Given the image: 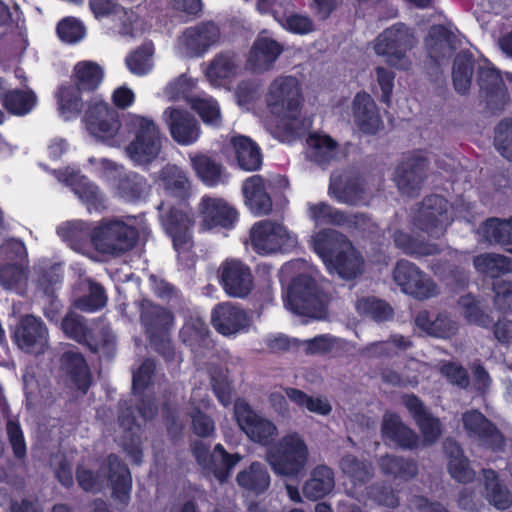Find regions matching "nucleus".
I'll return each instance as SVG.
<instances>
[{
    "instance_id": "nucleus-47",
    "label": "nucleus",
    "mask_w": 512,
    "mask_h": 512,
    "mask_svg": "<svg viewBox=\"0 0 512 512\" xmlns=\"http://www.w3.org/2000/svg\"><path fill=\"white\" fill-rule=\"evenodd\" d=\"M393 241L398 249L412 257L431 256L440 251L437 244L419 240L402 230L393 233Z\"/></svg>"
},
{
    "instance_id": "nucleus-46",
    "label": "nucleus",
    "mask_w": 512,
    "mask_h": 512,
    "mask_svg": "<svg viewBox=\"0 0 512 512\" xmlns=\"http://www.w3.org/2000/svg\"><path fill=\"white\" fill-rule=\"evenodd\" d=\"M306 213L307 217L316 226H341L348 222V217L341 210L323 201L308 202L306 204Z\"/></svg>"
},
{
    "instance_id": "nucleus-12",
    "label": "nucleus",
    "mask_w": 512,
    "mask_h": 512,
    "mask_svg": "<svg viewBox=\"0 0 512 512\" xmlns=\"http://www.w3.org/2000/svg\"><path fill=\"white\" fill-rule=\"evenodd\" d=\"M234 418L240 430L254 443L268 446L278 435L276 424L257 413L244 399L235 401Z\"/></svg>"
},
{
    "instance_id": "nucleus-37",
    "label": "nucleus",
    "mask_w": 512,
    "mask_h": 512,
    "mask_svg": "<svg viewBox=\"0 0 512 512\" xmlns=\"http://www.w3.org/2000/svg\"><path fill=\"white\" fill-rule=\"evenodd\" d=\"M382 433L384 437L403 448L412 449L419 442L417 434L394 413H385L383 416Z\"/></svg>"
},
{
    "instance_id": "nucleus-44",
    "label": "nucleus",
    "mask_w": 512,
    "mask_h": 512,
    "mask_svg": "<svg viewBox=\"0 0 512 512\" xmlns=\"http://www.w3.org/2000/svg\"><path fill=\"white\" fill-rule=\"evenodd\" d=\"M483 480L487 501L497 509H508L512 505V495L498 479L496 472L492 469H484Z\"/></svg>"
},
{
    "instance_id": "nucleus-3",
    "label": "nucleus",
    "mask_w": 512,
    "mask_h": 512,
    "mask_svg": "<svg viewBox=\"0 0 512 512\" xmlns=\"http://www.w3.org/2000/svg\"><path fill=\"white\" fill-rule=\"evenodd\" d=\"M268 111L277 126L286 133H297L301 127L300 113L303 102L301 85L294 76H278L268 86L265 94Z\"/></svg>"
},
{
    "instance_id": "nucleus-61",
    "label": "nucleus",
    "mask_w": 512,
    "mask_h": 512,
    "mask_svg": "<svg viewBox=\"0 0 512 512\" xmlns=\"http://www.w3.org/2000/svg\"><path fill=\"white\" fill-rule=\"evenodd\" d=\"M27 264L5 263L0 265V284L6 289L21 290L27 281Z\"/></svg>"
},
{
    "instance_id": "nucleus-30",
    "label": "nucleus",
    "mask_w": 512,
    "mask_h": 512,
    "mask_svg": "<svg viewBox=\"0 0 512 512\" xmlns=\"http://www.w3.org/2000/svg\"><path fill=\"white\" fill-rule=\"evenodd\" d=\"M414 323L427 336L438 339H449L459 330L458 323L446 313L433 316L426 310L420 311L415 316Z\"/></svg>"
},
{
    "instance_id": "nucleus-36",
    "label": "nucleus",
    "mask_w": 512,
    "mask_h": 512,
    "mask_svg": "<svg viewBox=\"0 0 512 512\" xmlns=\"http://www.w3.org/2000/svg\"><path fill=\"white\" fill-rule=\"evenodd\" d=\"M382 433L384 437L403 448L412 449L419 442L417 434L394 413H385L383 416Z\"/></svg>"
},
{
    "instance_id": "nucleus-8",
    "label": "nucleus",
    "mask_w": 512,
    "mask_h": 512,
    "mask_svg": "<svg viewBox=\"0 0 512 512\" xmlns=\"http://www.w3.org/2000/svg\"><path fill=\"white\" fill-rule=\"evenodd\" d=\"M86 128L91 136L110 146L121 145L118 113L102 100H93L85 113Z\"/></svg>"
},
{
    "instance_id": "nucleus-64",
    "label": "nucleus",
    "mask_w": 512,
    "mask_h": 512,
    "mask_svg": "<svg viewBox=\"0 0 512 512\" xmlns=\"http://www.w3.org/2000/svg\"><path fill=\"white\" fill-rule=\"evenodd\" d=\"M149 185L146 179L134 172L123 177L118 186L120 195L126 200H134L142 197L148 191Z\"/></svg>"
},
{
    "instance_id": "nucleus-10",
    "label": "nucleus",
    "mask_w": 512,
    "mask_h": 512,
    "mask_svg": "<svg viewBox=\"0 0 512 512\" xmlns=\"http://www.w3.org/2000/svg\"><path fill=\"white\" fill-rule=\"evenodd\" d=\"M450 209L451 206L444 197L430 195L421 202L414 214L413 227L431 237L439 238L453 220Z\"/></svg>"
},
{
    "instance_id": "nucleus-56",
    "label": "nucleus",
    "mask_w": 512,
    "mask_h": 512,
    "mask_svg": "<svg viewBox=\"0 0 512 512\" xmlns=\"http://www.w3.org/2000/svg\"><path fill=\"white\" fill-rule=\"evenodd\" d=\"M37 103V97L32 90H13L5 94L3 104L6 109L17 116H23L32 111Z\"/></svg>"
},
{
    "instance_id": "nucleus-43",
    "label": "nucleus",
    "mask_w": 512,
    "mask_h": 512,
    "mask_svg": "<svg viewBox=\"0 0 512 512\" xmlns=\"http://www.w3.org/2000/svg\"><path fill=\"white\" fill-rule=\"evenodd\" d=\"M307 157L319 164H326L336 158L337 143L328 135L314 133L307 140Z\"/></svg>"
},
{
    "instance_id": "nucleus-24",
    "label": "nucleus",
    "mask_w": 512,
    "mask_h": 512,
    "mask_svg": "<svg viewBox=\"0 0 512 512\" xmlns=\"http://www.w3.org/2000/svg\"><path fill=\"white\" fill-rule=\"evenodd\" d=\"M477 84L481 96L493 110H500L508 100L503 78L490 64L483 63L477 68Z\"/></svg>"
},
{
    "instance_id": "nucleus-60",
    "label": "nucleus",
    "mask_w": 512,
    "mask_h": 512,
    "mask_svg": "<svg viewBox=\"0 0 512 512\" xmlns=\"http://www.w3.org/2000/svg\"><path fill=\"white\" fill-rule=\"evenodd\" d=\"M357 311L377 322H384L393 317L392 307L383 300L374 297L359 299L356 303Z\"/></svg>"
},
{
    "instance_id": "nucleus-55",
    "label": "nucleus",
    "mask_w": 512,
    "mask_h": 512,
    "mask_svg": "<svg viewBox=\"0 0 512 512\" xmlns=\"http://www.w3.org/2000/svg\"><path fill=\"white\" fill-rule=\"evenodd\" d=\"M479 233L491 244H509L512 242V218L504 221L489 219Z\"/></svg>"
},
{
    "instance_id": "nucleus-27",
    "label": "nucleus",
    "mask_w": 512,
    "mask_h": 512,
    "mask_svg": "<svg viewBox=\"0 0 512 512\" xmlns=\"http://www.w3.org/2000/svg\"><path fill=\"white\" fill-rule=\"evenodd\" d=\"M427 162L421 155L406 158L396 169L394 180L398 189L408 196L418 192L422 186Z\"/></svg>"
},
{
    "instance_id": "nucleus-9",
    "label": "nucleus",
    "mask_w": 512,
    "mask_h": 512,
    "mask_svg": "<svg viewBox=\"0 0 512 512\" xmlns=\"http://www.w3.org/2000/svg\"><path fill=\"white\" fill-rule=\"evenodd\" d=\"M250 241L258 254L268 255L294 248L297 237L279 222L261 220L251 227Z\"/></svg>"
},
{
    "instance_id": "nucleus-54",
    "label": "nucleus",
    "mask_w": 512,
    "mask_h": 512,
    "mask_svg": "<svg viewBox=\"0 0 512 512\" xmlns=\"http://www.w3.org/2000/svg\"><path fill=\"white\" fill-rule=\"evenodd\" d=\"M238 64L232 54L217 55L205 70L206 77L213 85H219L220 81L234 76L237 73Z\"/></svg>"
},
{
    "instance_id": "nucleus-31",
    "label": "nucleus",
    "mask_w": 512,
    "mask_h": 512,
    "mask_svg": "<svg viewBox=\"0 0 512 512\" xmlns=\"http://www.w3.org/2000/svg\"><path fill=\"white\" fill-rule=\"evenodd\" d=\"M113 491V497L121 504H127L130 498L131 476L128 468L116 455H110L101 468Z\"/></svg>"
},
{
    "instance_id": "nucleus-41",
    "label": "nucleus",
    "mask_w": 512,
    "mask_h": 512,
    "mask_svg": "<svg viewBox=\"0 0 512 512\" xmlns=\"http://www.w3.org/2000/svg\"><path fill=\"white\" fill-rule=\"evenodd\" d=\"M74 86L84 92H91L97 89L103 81L104 70L96 62L80 61L73 69Z\"/></svg>"
},
{
    "instance_id": "nucleus-35",
    "label": "nucleus",
    "mask_w": 512,
    "mask_h": 512,
    "mask_svg": "<svg viewBox=\"0 0 512 512\" xmlns=\"http://www.w3.org/2000/svg\"><path fill=\"white\" fill-rule=\"evenodd\" d=\"M242 192L246 206L254 215H266L272 210V200L260 175L247 178L242 184Z\"/></svg>"
},
{
    "instance_id": "nucleus-23",
    "label": "nucleus",
    "mask_w": 512,
    "mask_h": 512,
    "mask_svg": "<svg viewBox=\"0 0 512 512\" xmlns=\"http://www.w3.org/2000/svg\"><path fill=\"white\" fill-rule=\"evenodd\" d=\"M283 52L282 45L265 33L254 40L247 55L246 69L253 73H264L272 69Z\"/></svg>"
},
{
    "instance_id": "nucleus-40",
    "label": "nucleus",
    "mask_w": 512,
    "mask_h": 512,
    "mask_svg": "<svg viewBox=\"0 0 512 512\" xmlns=\"http://www.w3.org/2000/svg\"><path fill=\"white\" fill-rule=\"evenodd\" d=\"M238 165L246 171H255L262 164V155L258 145L246 136L231 139Z\"/></svg>"
},
{
    "instance_id": "nucleus-18",
    "label": "nucleus",
    "mask_w": 512,
    "mask_h": 512,
    "mask_svg": "<svg viewBox=\"0 0 512 512\" xmlns=\"http://www.w3.org/2000/svg\"><path fill=\"white\" fill-rule=\"evenodd\" d=\"M13 340L24 352L41 354L48 347V329L40 318L26 315L15 327Z\"/></svg>"
},
{
    "instance_id": "nucleus-62",
    "label": "nucleus",
    "mask_w": 512,
    "mask_h": 512,
    "mask_svg": "<svg viewBox=\"0 0 512 512\" xmlns=\"http://www.w3.org/2000/svg\"><path fill=\"white\" fill-rule=\"evenodd\" d=\"M188 100L191 108L198 113L205 124L220 125L221 113L216 100L211 97H193Z\"/></svg>"
},
{
    "instance_id": "nucleus-32",
    "label": "nucleus",
    "mask_w": 512,
    "mask_h": 512,
    "mask_svg": "<svg viewBox=\"0 0 512 512\" xmlns=\"http://www.w3.org/2000/svg\"><path fill=\"white\" fill-rule=\"evenodd\" d=\"M89 7L96 18L119 13V19L122 22L120 33L123 35L136 36L142 30L135 13L122 9L117 0H89Z\"/></svg>"
},
{
    "instance_id": "nucleus-57",
    "label": "nucleus",
    "mask_w": 512,
    "mask_h": 512,
    "mask_svg": "<svg viewBox=\"0 0 512 512\" xmlns=\"http://www.w3.org/2000/svg\"><path fill=\"white\" fill-rule=\"evenodd\" d=\"M158 179L162 182L165 189L171 193L181 196L190 187V181L186 173L175 165H166L159 172Z\"/></svg>"
},
{
    "instance_id": "nucleus-38",
    "label": "nucleus",
    "mask_w": 512,
    "mask_h": 512,
    "mask_svg": "<svg viewBox=\"0 0 512 512\" xmlns=\"http://www.w3.org/2000/svg\"><path fill=\"white\" fill-rule=\"evenodd\" d=\"M444 448L449 457L448 471L451 477L460 483L473 481L476 473L471 468L470 461L464 455L461 447L453 441H446Z\"/></svg>"
},
{
    "instance_id": "nucleus-25",
    "label": "nucleus",
    "mask_w": 512,
    "mask_h": 512,
    "mask_svg": "<svg viewBox=\"0 0 512 512\" xmlns=\"http://www.w3.org/2000/svg\"><path fill=\"white\" fill-rule=\"evenodd\" d=\"M211 323L220 334L231 336L245 331L250 325V318L240 306L224 302L213 309Z\"/></svg>"
},
{
    "instance_id": "nucleus-16",
    "label": "nucleus",
    "mask_w": 512,
    "mask_h": 512,
    "mask_svg": "<svg viewBox=\"0 0 512 512\" xmlns=\"http://www.w3.org/2000/svg\"><path fill=\"white\" fill-rule=\"evenodd\" d=\"M328 194L339 203L358 205L366 203L368 189L361 176L344 171L331 175Z\"/></svg>"
},
{
    "instance_id": "nucleus-26",
    "label": "nucleus",
    "mask_w": 512,
    "mask_h": 512,
    "mask_svg": "<svg viewBox=\"0 0 512 512\" xmlns=\"http://www.w3.org/2000/svg\"><path fill=\"white\" fill-rule=\"evenodd\" d=\"M161 221L177 252H185L192 247L193 222L187 213L171 209L166 214H161Z\"/></svg>"
},
{
    "instance_id": "nucleus-58",
    "label": "nucleus",
    "mask_w": 512,
    "mask_h": 512,
    "mask_svg": "<svg viewBox=\"0 0 512 512\" xmlns=\"http://www.w3.org/2000/svg\"><path fill=\"white\" fill-rule=\"evenodd\" d=\"M285 393L291 401L311 413L326 416L332 411L330 402L324 397H312L294 388L286 389Z\"/></svg>"
},
{
    "instance_id": "nucleus-17",
    "label": "nucleus",
    "mask_w": 512,
    "mask_h": 512,
    "mask_svg": "<svg viewBox=\"0 0 512 512\" xmlns=\"http://www.w3.org/2000/svg\"><path fill=\"white\" fill-rule=\"evenodd\" d=\"M225 293L234 298H244L253 289V276L248 265L237 259H226L218 270Z\"/></svg>"
},
{
    "instance_id": "nucleus-42",
    "label": "nucleus",
    "mask_w": 512,
    "mask_h": 512,
    "mask_svg": "<svg viewBox=\"0 0 512 512\" xmlns=\"http://www.w3.org/2000/svg\"><path fill=\"white\" fill-rule=\"evenodd\" d=\"M140 309L141 322L151 337L166 330L173 323V316L170 312L149 301H143Z\"/></svg>"
},
{
    "instance_id": "nucleus-39",
    "label": "nucleus",
    "mask_w": 512,
    "mask_h": 512,
    "mask_svg": "<svg viewBox=\"0 0 512 512\" xmlns=\"http://www.w3.org/2000/svg\"><path fill=\"white\" fill-rule=\"evenodd\" d=\"M334 486L332 470L325 465H320L311 471L309 479L303 485V494L310 500H317L330 493Z\"/></svg>"
},
{
    "instance_id": "nucleus-6",
    "label": "nucleus",
    "mask_w": 512,
    "mask_h": 512,
    "mask_svg": "<svg viewBox=\"0 0 512 512\" xmlns=\"http://www.w3.org/2000/svg\"><path fill=\"white\" fill-rule=\"evenodd\" d=\"M416 44L412 31L404 24L397 23L381 32L374 40V51L385 58L388 65L407 70L411 66L407 52Z\"/></svg>"
},
{
    "instance_id": "nucleus-15",
    "label": "nucleus",
    "mask_w": 512,
    "mask_h": 512,
    "mask_svg": "<svg viewBox=\"0 0 512 512\" xmlns=\"http://www.w3.org/2000/svg\"><path fill=\"white\" fill-rule=\"evenodd\" d=\"M192 451L203 472L213 475L219 482H224L241 460L239 454H228L221 444H217L211 452L204 442L196 441Z\"/></svg>"
},
{
    "instance_id": "nucleus-52",
    "label": "nucleus",
    "mask_w": 512,
    "mask_h": 512,
    "mask_svg": "<svg viewBox=\"0 0 512 512\" xmlns=\"http://www.w3.org/2000/svg\"><path fill=\"white\" fill-rule=\"evenodd\" d=\"M59 236L76 251L81 252L84 245L91 242L92 228L82 220L63 223L57 230Z\"/></svg>"
},
{
    "instance_id": "nucleus-13",
    "label": "nucleus",
    "mask_w": 512,
    "mask_h": 512,
    "mask_svg": "<svg viewBox=\"0 0 512 512\" xmlns=\"http://www.w3.org/2000/svg\"><path fill=\"white\" fill-rule=\"evenodd\" d=\"M61 329L69 338L79 343L86 342L91 349L106 356H110L115 350L116 338L109 327L103 326L97 335L91 336L85 319L74 312L64 317Z\"/></svg>"
},
{
    "instance_id": "nucleus-28",
    "label": "nucleus",
    "mask_w": 512,
    "mask_h": 512,
    "mask_svg": "<svg viewBox=\"0 0 512 512\" xmlns=\"http://www.w3.org/2000/svg\"><path fill=\"white\" fill-rule=\"evenodd\" d=\"M457 33L442 25L432 26L425 39V47L429 57L437 64L449 59L458 46Z\"/></svg>"
},
{
    "instance_id": "nucleus-33",
    "label": "nucleus",
    "mask_w": 512,
    "mask_h": 512,
    "mask_svg": "<svg viewBox=\"0 0 512 512\" xmlns=\"http://www.w3.org/2000/svg\"><path fill=\"white\" fill-rule=\"evenodd\" d=\"M355 125L364 133L375 134L382 125L376 104L367 93H358L352 102Z\"/></svg>"
},
{
    "instance_id": "nucleus-4",
    "label": "nucleus",
    "mask_w": 512,
    "mask_h": 512,
    "mask_svg": "<svg viewBox=\"0 0 512 512\" xmlns=\"http://www.w3.org/2000/svg\"><path fill=\"white\" fill-rule=\"evenodd\" d=\"M266 460L276 474L297 476L306 466L308 448L299 434L290 433L267 450Z\"/></svg>"
},
{
    "instance_id": "nucleus-2",
    "label": "nucleus",
    "mask_w": 512,
    "mask_h": 512,
    "mask_svg": "<svg viewBox=\"0 0 512 512\" xmlns=\"http://www.w3.org/2000/svg\"><path fill=\"white\" fill-rule=\"evenodd\" d=\"M123 133L130 138L125 155L135 166L148 167L159 158L163 137L154 119L128 113L123 120Z\"/></svg>"
},
{
    "instance_id": "nucleus-22",
    "label": "nucleus",
    "mask_w": 512,
    "mask_h": 512,
    "mask_svg": "<svg viewBox=\"0 0 512 512\" xmlns=\"http://www.w3.org/2000/svg\"><path fill=\"white\" fill-rule=\"evenodd\" d=\"M56 176L60 182L72 187L73 192L86 205L89 212H100L106 208L105 197L98 187L88 181L86 177L79 175L75 169L67 168L64 171H56Z\"/></svg>"
},
{
    "instance_id": "nucleus-20",
    "label": "nucleus",
    "mask_w": 512,
    "mask_h": 512,
    "mask_svg": "<svg viewBox=\"0 0 512 512\" xmlns=\"http://www.w3.org/2000/svg\"><path fill=\"white\" fill-rule=\"evenodd\" d=\"M171 138L179 145L189 146L200 137L201 128L198 121L186 110L168 107L162 114Z\"/></svg>"
},
{
    "instance_id": "nucleus-45",
    "label": "nucleus",
    "mask_w": 512,
    "mask_h": 512,
    "mask_svg": "<svg viewBox=\"0 0 512 512\" xmlns=\"http://www.w3.org/2000/svg\"><path fill=\"white\" fill-rule=\"evenodd\" d=\"M62 369L70 376L78 389L86 391L90 384V372L83 356L69 350L62 356Z\"/></svg>"
},
{
    "instance_id": "nucleus-50",
    "label": "nucleus",
    "mask_w": 512,
    "mask_h": 512,
    "mask_svg": "<svg viewBox=\"0 0 512 512\" xmlns=\"http://www.w3.org/2000/svg\"><path fill=\"white\" fill-rule=\"evenodd\" d=\"M191 403L197 405L190 413L192 420V430L199 437H209L215 431V423L211 417L202 413L200 407H208V402L202 398L201 389H195L192 392Z\"/></svg>"
},
{
    "instance_id": "nucleus-53",
    "label": "nucleus",
    "mask_w": 512,
    "mask_h": 512,
    "mask_svg": "<svg viewBox=\"0 0 512 512\" xmlns=\"http://www.w3.org/2000/svg\"><path fill=\"white\" fill-rule=\"evenodd\" d=\"M82 91L74 85L62 86L57 92V103L60 115L65 120L75 118L83 109Z\"/></svg>"
},
{
    "instance_id": "nucleus-1",
    "label": "nucleus",
    "mask_w": 512,
    "mask_h": 512,
    "mask_svg": "<svg viewBox=\"0 0 512 512\" xmlns=\"http://www.w3.org/2000/svg\"><path fill=\"white\" fill-rule=\"evenodd\" d=\"M310 245L330 274L344 280H352L363 274V256L341 232L322 229L311 236Z\"/></svg>"
},
{
    "instance_id": "nucleus-29",
    "label": "nucleus",
    "mask_w": 512,
    "mask_h": 512,
    "mask_svg": "<svg viewBox=\"0 0 512 512\" xmlns=\"http://www.w3.org/2000/svg\"><path fill=\"white\" fill-rule=\"evenodd\" d=\"M403 403L416 421L425 445L435 443L442 434L441 422L427 412L422 402L414 395L403 397Z\"/></svg>"
},
{
    "instance_id": "nucleus-5",
    "label": "nucleus",
    "mask_w": 512,
    "mask_h": 512,
    "mask_svg": "<svg viewBox=\"0 0 512 512\" xmlns=\"http://www.w3.org/2000/svg\"><path fill=\"white\" fill-rule=\"evenodd\" d=\"M138 233L118 218L103 219L92 227L91 243L103 254L119 255L134 247Z\"/></svg>"
},
{
    "instance_id": "nucleus-59",
    "label": "nucleus",
    "mask_w": 512,
    "mask_h": 512,
    "mask_svg": "<svg viewBox=\"0 0 512 512\" xmlns=\"http://www.w3.org/2000/svg\"><path fill=\"white\" fill-rule=\"evenodd\" d=\"M154 47L152 44H144L126 57L128 70L137 76L148 74L153 68Z\"/></svg>"
},
{
    "instance_id": "nucleus-63",
    "label": "nucleus",
    "mask_w": 512,
    "mask_h": 512,
    "mask_svg": "<svg viewBox=\"0 0 512 512\" xmlns=\"http://www.w3.org/2000/svg\"><path fill=\"white\" fill-rule=\"evenodd\" d=\"M208 334V326L204 319L199 316L191 317L186 321L181 330L183 340L188 342L190 346L197 344L204 346L208 345Z\"/></svg>"
},
{
    "instance_id": "nucleus-11",
    "label": "nucleus",
    "mask_w": 512,
    "mask_h": 512,
    "mask_svg": "<svg viewBox=\"0 0 512 512\" xmlns=\"http://www.w3.org/2000/svg\"><path fill=\"white\" fill-rule=\"evenodd\" d=\"M392 276L401 292L417 300H428L439 294L436 282L408 260H399L393 269Z\"/></svg>"
},
{
    "instance_id": "nucleus-49",
    "label": "nucleus",
    "mask_w": 512,
    "mask_h": 512,
    "mask_svg": "<svg viewBox=\"0 0 512 512\" xmlns=\"http://www.w3.org/2000/svg\"><path fill=\"white\" fill-rule=\"evenodd\" d=\"M473 265L479 273L491 278L512 272L510 258L496 253H483L474 257Z\"/></svg>"
},
{
    "instance_id": "nucleus-34",
    "label": "nucleus",
    "mask_w": 512,
    "mask_h": 512,
    "mask_svg": "<svg viewBox=\"0 0 512 512\" xmlns=\"http://www.w3.org/2000/svg\"><path fill=\"white\" fill-rule=\"evenodd\" d=\"M191 166L197 177L208 187L228 183L230 175L221 163L204 154H190Z\"/></svg>"
},
{
    "instance_id": "nucleus-19",
    "label": "nucleus",
    "mask_w": 512,
    "mask_h": 512,
    "mask_svg": "<svg viewBox=\"0 0 512 512\" xmlns=\"http://www.w3.org/2000/svg\"><path fill=\"white\" fill-rule=\"evenodd\" d=\"M462 423L468 437L492 451H500L505 443L502 433L481 412L470 410L462 415Z\"/></svg>"
},
{
    "instance_id": "nucleus-51",
    "label": "nucleus",
    "mask_w": 512,
    "mask_h": 512,
    "mask_svg": "<svg viewBox=\"0 0 512 512\" xmlns=\"http://www.w3.org/2000/svg\"><path fill=\"white\" fill-rule=\"evenodd\" d=\"M238 484L250 491L261 493L270 485V476L264 464L253 462L237 475Z\"/></svg>"
},
{
    "instance_id": "nucleus-14",
    "label": "nucleus",
    "mask_w": 512,
    "mask_h": 512,
    "mask_svg": "<svg viewBox=\"0 0 512 512\" xmlns=\"http://www.w3.org/2000/svg\"><path fill=\"white\" fill-rule=\"evenodd\" d=\"M221 37L219 27L213 22H202L185 29L177 38L175 51L185 58H196L206 54Z\"/></svg>"
},
{
    "instance_id": "nucleus-7",
    "label": "nucleus",
    "mask_w": 512,
    "mask_h": 512,
    "mask_svg": "<svg viewBox=\"0 0 512 512\" xmlns=\"http://www.w3.org/2000/svg\"><path fill=\"white\" fill-rule=\"evenodd\" d=\"M327 297L308 275L295 278L288 288L285 307L291 312L319 319L324 315Z\"/></svg>"
},
{
    "instance_id": "nucleus-48",
    "label": "nucleus",
    "mask_w": 512,
    "mask_h": 512,
    "mask_svg": "<svg viewBox=\"0 0 512 512\" xmlns=\"http://www.w3.org/2000/svg\"><path fill=\"white\" fill-rule=\"evenodd\" d=\"M475 70V62L471 55L460 53L454 60L452 67V82L458 94L468 93Z\"/></svg>"
},
{
    "instance_id": "nucleus-21",
    "label": "nucleus",
    "mask_w": 512,
    "mask_h": 512,
    "mask_svg": "<svg viewBox=\"0 0 512 512\" xmlns=\"http://www.w3.org/2000/svg\"><path fill=\"white\" fill-rule=\"evenodd\" d=\"M203 230L215 227L230 228L237 219V212L224 199L204 196L197 207Z\"/></svg>"
}]
</instances>
